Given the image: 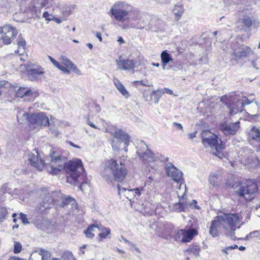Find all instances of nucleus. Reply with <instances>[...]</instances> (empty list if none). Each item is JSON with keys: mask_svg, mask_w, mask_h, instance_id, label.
<instances>
[{"mask_svg": "<svg viewBox=\"0 0 260 260\" xmlns=\"http://www.w3.org/2000/svg\"><path fill=\"white\" fill-rule=\"evenodd\" d=\"M49 157L50 161L45 168L49 174L57 175L64 170L67 182L72 184L79 182V179L83 177L84 169L80 159H75L66 162V157L55 151L51 152Z\"/></svg>", "mask_w": 260, "mask_h": 260, "instance_id": "f257e3e1", "label": "nucleus"}, {"mask_svg": "<svg viewBox=\"0 0 260 260\" xmlns=\"http://www.w3.org/2000/svg\"><path fill=\"white\" fill-rule=\"evenodd\" d=\"M239 214L223 213L217 216L211 222L209 234L213 237H217L221 232H224L233 240H235V225L241 221Z\"/></svg>", "mask_w": 260, "mask_h": 260, "instance_id": "f03ea898", "label": "nucleus"}, {"mask_svg": "<svg viewBox=\"0 0 260 260\" xmlns=\"http://www.w3.org/2000/svg\"><path fill=\"white\" fill-rule=\"evenodd\" d=\"M127 174L125 166L120 162L118 164L115 160L110 159L107 161L102 172L103 177L108 182L113 180L122 182Z\"/></svg>", "mask_w": 260, "mask_h": 260, "instance_id": "7ed1b4c3", "label": "nucleus"}, {"mask_svg": "<svg viewBox=\"0 0 260 260\" xmlns=\"http://www.w3.org/2000/svg\"><path fill=\"white\" fill-rule=\"evenodd\" d=\"M220 101L223 102L230 110V116H233L243 110L242 99L240 94H237L232 93L228 95H224L221 97Z\"/></svg>", "mask_w": 260, "mask_h": 260, "instance_id": "20e7f679", "label": "nucleus"}, {"mask_svg": "<svg viewBox=\"0 0 260 260\" xmlns=\"http://www.w3.org/2000/svg\"><path fill=\"white\" fill-rule=\"evenodd\" d=\"M133 9V6L125 2L120 1L115 3L112 6L110 12L116 20L124 21L129 18V14Z\"/></svg>", "mask_w": 260, "mask_h": 260, "instance_id": "39448f33", "label": "nucleus"}, {"mask_svg": "<svg viewBox=\"0 0 260 260\" xmlns=\"http://www.w3.org/2000/svg\"><path fill=\"white\" fill-rule=\"evenodd\" d=\"M234 186L233 185L235 191L246 200L252 199V196L257 191V184L254 180H246L244 183H239Z\"/></svg>", "mask_w": 260, "mask_h": 260, "instance_id": "423d86ee", "label": "nucleus"}, {"mask_svg": "<svg viewBox=\"0 0 260 260\" xmlns=\"http://www.w3.org/2000/svg\"><path fill=\"white\" fill-rule=\"evenodd\" d=\"M57 194L56 192H50L49 191L44 189L42 190L40 194L41 201L38 208L41 211H45L46 209L52 207L54 205V203L56 201L55 196Z\"/></svg>", "mask_w": 260, "mask_h": 260, "instance_id": "0eeeda50", "label": "nucleus"}, {"mask_svg": "<svg viewBox=\"0 0 260 260\" xmlns=\"http://www.w3.org/2000/svg\"><path fill=\"white\" fill-rule=\"evenodd\" d=\"M231 47L236 61L243 60L251 53V49L250 47L240 45L237 42H233Z\"/></svg>", "mask_w": 260, "mask_h": 260, "instance_id": "6e6552de", "label": "nucleus"}, {"mask_svg": "<svg viewBox=\"0 0 260 260\" xmlns=\"http://www.w3.org/2000/svg\"><path fill=\"white\" fill-rule=\"evenodd\" d=\"M0 34H3L2 39L5 44H10L18 34L17 29L9 25L0 27Z\"/></svg>", "mask_w": 260, "mask_h": 260, "instance_id": "1a4fd4ad", "label": "nucleus"}, {"mask_svg": "<svg viewBox=\"0 0 260 260\" xmlns=\"http://www.w3.org/2000/svg\"><path fill=\"white\" fill-rule=\"evenodd\" d=\"M106 132L109 133L120 142H123L125 146L124 151H127L126 147L129 145V137L127 133L121 129H117L114 128H107Z\"/></svg>", "mask_w": 260, "mask_h": 260, "instance_id": "9d476101", "label": "nucleus"}, {"mask_svg": "<svg viewBox=\"0 0 260 260\" xmlns=\"http://www.w3.org/2000/svg\"><path fill=\"white\" fill-rule=\"evenodd\" d=\"M239 121L236 122H223L220 124L219 128L225 135H234L238 130L240 126Z\"/></svg>", "mask_w": 260, "mask_h": 260, "instance_id": "9b49d317", "label": "nucleus"}, {"mask_svg": "<svg viewBox=\"0 0 260 260\" xmlns=\"http://www.w3.org/2000/svg\"><path fill=\"white\" fill-rule=\"evenodd\" d=\"M28 159L31 166L40 171L42 170L45 167L44 161L41 158H39V153L36 149L28 153Z\"/></svg>", "mask_w": 260, "mask_h": 260, "instance_id": "f8f14e48", "label": "nucleus"}, {"mask_svg": "<svg viewBox=\"0 0 260 260\" xmlns=\"http://www.w3.org/2000/svg\"><path fill=\"white\" fill-rule=\"evenodd\" d=\"M212 138L210 139L206 143V145L205 146H208L212 148L215 149L216 152H214V153L216 156L220 157L222 155V153H221L220 151L224 148V144H223V142L220 139H218L216 135H215V138Z\"/></svg>", "mask_w": 260, "mask_h": 260, "instance_id": "ddd939ff", "label": "nucleus"}, {"mask_svg": "<svg viewBox=\"0 0 260 260\" xmlns=\"http://www.w3.org/2000/svg\"><path fill=\"white\" fill-rule=\"evenodd\" d=\"M30 123L36 125L46 126L49 124V119L44 113L31 114L30 118Z\"/></svg>", "mask_w": 260, "mask_h": 260, "instance_id": "4468645a", "label": "nucleus"}, {"mask_svg": "<svg viewBox=\"0 0 260 260\" xmlns=\"http://www.w3.org/2000/svg\"><path fill=\"white\" fill-rule=\"evenodd\" d=\"M166 170L168 176L171 177L173 180L180 182L182 180V173L172 164L167 165Z\"/></svg>", "mask_w": 260, "mask_h": 260, "instance_id": "2eb2a0df", "label": "nucleus"}, {"mask_svg": "<svg viewBox=\"0 0 260 260\" xmlns=\"http://www.w3.org/2000/svg\"><path fill=\"white\" fill-rule=\"evenodd\" d=\"M51 254L48 251L40 249L34 251L29 257V260H49L50 258Z\"/></svg>", "mask_w": 260, "mask_h": 260, "instance_id": "dca6fc26", "label": "nucleus"}, {"mask_svg": "<svg viewBox=\"0 0 260 260\" xmlns=\"http://www.w3.org/2000/svg\"><path fill=\"white\" fill-rule=\"evenodd\" d=\"M122 57L119 56L118 59L116 60L117 67L119 69L123 70H130L135 68L134 62L132 60L128 59H122Z\"/></svg>", "mask_w": 260, "mask_h": 260, "instance_id": "f3484780", "label": "nucleus"}, {"mask_svg": "<svg viewBox=\"0 0 260 260\" xmlns=\"http://www.w3.org/2000/svg\"><path fill=\"white\" fill-rule=\"evenodd\" d=\"M133 19L138 21L135 25V27L138 29L144 28L149 23L146 15L144 14L138 13L136 18Z\"/></svg>", "mask_w": 260, "mask_h": 260, "instance_id": "a211bd4d", "label": "nucleus"}, {"mask_svg": "<svg viewBox=\"0 0 260 260\" xmlns=\"http://www.w3.org/2000/svg\"><path fill=\"white\" fill-rule=\"evenodd\" d=\"M161 65L164 70L166 69L167 64L169 62L173 63L171 55L167 52L166 50L162 52L160 55Z\"/></svg>", "mask_w": 260, "mask_h": 260, "instance_id": "6ab92c4d", "label": "nucleus"}, {"mask_svg": "<svg viewBox=\"0 0 260 260\" xmlns=\"http://www.w3.org/2000/svg\"><path fill=\"white\" fill-rule=\"evenodd\" d=\"M209 182L211 185L215 187H218L221 182V178L220 174L211 173L209 178Z\"/></svg>", "mask_w": 260, "mask_h": 260, "instance_id": "aec40b11", "label": "nucleus"}, {"mask_svg": "<svg viewBox=\"0 0 260 260\" xmlns=\"http://www.w3.org/2000/svg\"><path fill=\"white\" fill-rule=\"evenodd\" d=\"M28 74L31 80H34L38 75H42L44 73L43 69L41 67L36 68V66L33 65L32 67L27 70Z\"/></svg>", "mask_w": 260, "mask_h": 260, "instance_id": "412c9836", "label": "nucleus"}, {"mask_svg": "<svg viewBox=\"0 0 260 260\" xmlns=\"http://www.w3.org/2000/svg\"><path fill=\"white\" fill-rule=\"evenodd\" d=\"M113 82L117 90L121 93L122 95L127 98L129 96V94L125 89L124 85L120 82L117 78H114Z\"/></svg>", "mask_w": 260, "mask_h": 260, "instance_id": "4be33fe9", "label": "nucleus"}, {"mask_svg": "<svg viewBox=\"0 0 260 260\" xmlns=\"http://www.w3.org/2000/svg\"><path fill=\"white\" fill-rule=\"evenodd\" d=\"M117 188L118 190V194L119 196H121L122 194L128 199L129 201L133 199V196H135L134 193V190L131 189H127L125 188L121 187L119 184L117 185Z\"/></svg>", "mask_w": 260, "mask_h": 260, "instance_id": "5701e85b", "label": "nucleus"}, {"mask_svg": "<svg viewBox=\"0 0 260 260\" xmlns=\"http://www.w3.org/2000/svg\"><path fill=\"white\" fill-rule=\"evenodd\" d=\"M30 115L31 114L23 111H19L17 115V120L20 124L26 123L27 122L30 123Z\"/></svg>", "mask_w": 260, "mask_h": 260, "instance_id": "b1692460", "label": "nucleus"}, {"mask_svg": "<svg viewBox=\"0 0 260 260\" xmlns=\"http://www.w3.org/2000/svg\"><path fill=\"white\" fill-rule=\"evenodd\" d=\"M249 137L256 142H260V127H252L249 133Z\"/></svg>", "mask_w": 260, "mask_h": 260, "instance_id": "393cba45", "label": "nucleus"}, {"mask_svg": "<svg viewBox=\"0 0 260 260\" xmlns=\"http://www.w3.org/2000/svg\"><path fill=\"white\" fill-rule=\"evenodd\" d=\"M32 94V92L29 89L26 90L25 88L19 87L16 90V95L19 98H30Z\"/></svg>", "mask_w": 260, "mask_h": 260, "instance_id": "a878e982", "label": "nucleus"}, {"mask_svg": "<svg viewBox=\"0 0 260 260\" xmlns=\"http://www.w3.org/2000/svg\"><path fill=\"white\" fill-rule=\"evenodd\" d=\"M100 230V226L98 224H93L89 225L88 228L84 231V233L88 238H92L94 237V232H96L95 230Z\"/></svg>", "mask_w": 260, "mask_h": 260, "instance_id": "bb28decb", "label": "nucleus"}, {"mask_svg": "<svg viewBox=\"0 0 260 260\" xmlns=\"http://www.w3.org/2000/svg\"><path fill=\"white\" fill-rule=\"evenodd\" d=\"M197 234L196 231L194 230H185L184 236L182 238L181 241L182 242H188L192 239L193 236Z\"/></svg>", "mask_w": 260, "mask_h": 260, "instance_id": "cd10ccee", "label": "nucleus"}, {"mask_svg": "<svg viewBox=\"0 0 260 260\" xmlns=\"http://www.w3.org/2000/svg\"><path fill=\"white\" fill-rule=\"evenodd\" d=\"M140 158L142 159L144 161L152 162L155 160L154 154L150 150H148L145 153H143V155H141Z\"/></svg>", "mask_w": 260, "mask_h": 260, "instance_id": "c85d7f7f", "label": "nucleus"}, {"mask_svg": "<svg viewBox=\"0 0 260 260\" xmlns=\"http://www.w3.org/2000/svg\"><path fill=\"white\" fill-rule=\"evenodd\" d=\"M202 141L204 145H206V143L210 139L215 138V134L211 133L210 131L206 130L202 132L201 134Z\"/></svg>", "mask_w": 260, "mask_h": 260, "instance_id": "c756f323", "label": "nucleus"}, {"mask_svg": "<svg viewBox=\"0 0 260 260\" xmlns=\"http://www.w3.org/2000/svg\"><path fill=\"white\" fill-rule=\"evenodd\" d=\"M162 94V90L157 89L153 90L150 94L151 100L153 101L154 103L157 104Z\"/></svg>", "mask_w": 260, "mask_h": 260, "instance_id": "7c9ffc66", "label": "nucleus"}, {"mask_svg": "<svg viewBox=\"0 0 260 260\" xmlns=\"http://www.w3.org/2000/svg\"><path fill=\"white\" fill-rule=\"evenodd\" d=\"M184 9L181 5H176L173 9V13L175 16V20H179L182 14H183Z\"/></svg>", "mask_w": 260, "mask_h": 260, "instance_id": "2f4dec72", "label": "nucleus"}, {"mask_svg": "<svg viewBox=\"0 0 260 260\" xmlns=\"http://www.w3.org/2000/svg\"><path fill=\"white\" fill-rule=\"evenodd\" d=\"M148 150L149 149L148 148L147 145L143 141H141L138 145L137 153L140 156L141 155H143V153L147 152Z\"/></svg>", "mask_w": 260, "mask_h": 260, "instance_id": "473e14b6", "label": "nucleus"}, {"mask_svg": "<svg viewBox=\"0 0 260 260\" xmlns=\"http://www.w3.org/2000/svg\"><path fill=\"white\" fill-rule=\"evenodd\" d=\"M200 247L197 245H192L186 249V252L192 254L196 257L199 255Z\"/></svg>", "mask_w": 260, "mask_h": 260, "instance_id": "72a5a7b5", "label": "nucleus"}, {"mask_svg": "<svg viewBox=\"0 0 260 260\" xmlns=\"http://www.w3.org/2000/svg\"><path fill=\"white\" fill-rule=\"evenodd\" d=\"M61 59L67 67L72 69L74 71H78L76 66L71 61L70 59L68 58L66 56H61Z\"/></svg>", "mask_w": 260, "mask_h": 260, "instance_id": "f704fd0d", "label": "nucleus"}, {"mask_svg": "<svg viewBox=\"0 0 260 260\" xmlns=\"http://www.w3.org/2000/svg\"><path fill=\"white\" fill-rule=\"evenodd\" d=\"M187 207V205L186 203L179 202L174 205L173 209L177 212H184Z\"/></svg>", "mask_w": 260, "mask_h": 260, "instance_id": "c9c22d12", "label": "nucleus"}, {"mask_svg": "<svg viewBox=\"0 0 260 260\" xmlns=\"http://www.w3.org/2000/svg\"><path fill=\"white\" fill-rule=\"evenodd\" d=\"M25 44L26 42L24 39H23L22 38L18 37V42H17V45L18 46V48L16 51H15L16 53L19 54V55H21L22 54V52H20V49L22 48V50L21 52H24L25 48Z\"/></svg>", "mask_w": 260, "mask_h": 260, "instance_id": "e433bc0d", "label": "nucleus"}, {"mask_svg": "<svg viewBox=\"0 0 260 260\" xmlns=\"http://www.w3.org/2000/svg\"><path fill=\"white\" fill-rule=\"evenodd\" d=\"M241 22L246 28L251 27L253 23L252 18L249 17H244Z\"/></svg>", "mask_w": 260, "mask_h": 260, "instance_id": "4c0bfd02", "label": "nucleus"}, {"mask_svg": "<svg viewBox=\"0 0 260 260\" xmlns=\"http://www.w3.org/2000/svg\"><path fill=\"white\" fill-rule=\"evenodd\" d=\"M99 226H100V230H98L102 231V232L99 234V236L102 238H105L110 233V230L109 228L103 227L101 224L99 225Z\"/></svg>", "mask_w": 260, "mask_h": 260, "instance_id": "58836bf2", "label": "nucleus"}, {"mask_svg": "<svg viewBox=\"0 0 260 260\" xmlns=\"http://www.w3.org/2000/svg\"><path fill=\"white\" fill-rule=\"evenodd\" d=\"M76 6L75 5H70L63 7L62 11L64 15H69L73 12Z\"/></svg>", "mask_w": 260, "mask_h": 260, "instance_id": "ea45409f", "label": "nucleus"}, {"mask_svg": "<svg viewBox=\"0 0 260 260\" xmlns=\"http://www.w3.org/2000/svg\"><path fill=\"white\" fill-rule=\"evenodd\" d=\"M74 202L75 200L71 197L63 198L61 203V206L64 207V206L69 204H71L72 205L74 204Z\"/></svg>", "mask_w": 260, "mask_h": 260, "instance_id": "a19ab883", "label": "nucleus"}, {"mask_svg": "<svg viewBox=\"0 0 260 260\" xmlns=\"http://www.w3.org/2000/svg\"><path fill=\"white\" fill-rule=\"evenodd\" d=\"M7 214V210L5 207L0 208V224L6 218Z\"/></svg>", "mask_w": 260, "mask_h": 260, "instance_id": "79ce46f5", "label": "nucleus"}, {"mask_svg": "<svg viewBox=\"0 0 260 260\" xmlns=\"http://www.w3.org/2000/svg\"><path fill=\"white\" fill-rule=\"evenodd\" d=\"M240 96L241 99H242V107L243 108L246 106L251 104L255 101L254 99H253L252 101L249 100L246 97L244 96L242 94H240Z\"/></svg>", "mask_w": 260, "mask_h": 260, "instance_id": "37998d69", "label": "nucleus"}, {"mask_svg": "<svg viewBox=\"0 0 260 260\" xmlns=\"http://www.w3.org/2000/svg\"><path fill=\"white\" fill-rule=\"evenodd\" d=\"M22 249V245L20 243L18 242H14V252L15 253H19Z\"/></svg>", "mask_w": 260, "mask_h": 260, "instance_id": "c03bdc74", "label": "nucleus"}, {"mask_svg": "<svg viewBox=\"0 0 260 260\" xmlns=\"http://www.w3.org/2000/svg\"><path fill=\"white\" fill-rule=\"evenodd\" d=\"M185 231L184 230H179L178 231L176 236V240L177 241H181V238H183Z\"/></svg>", "mask_w": 260, "mask_h": 260, "instance_id": "a18cd8bd", "label": "nucleus"}, {"mask_svg": "<svg viewBox=\"0 0 260 260\" xmlns=\"http://www.w3.org/2000/svg\"><path fill=\"white\" fill-rule=\"evenodd\" d=\"M258 103L255 101V104L252 105L250 107H249V110L250 112L252 113H254L258 111Z\"/></svg>", "mask_w": 260, "mask_h": 260, "instance_id": "49530a36", "label": "nucleus"}, {"mask_svg": "<svg viewBox=\"0 0 260 260\" xmlns=\"http://www.w3.org/2000/svg\"><path fill=\"white\" fill-rule=\"evenodd\" d=\"M138 84L141 85L145 86H150V85L149 84L148 81H144V80H140V81H135L134 82V85L135 86H137Z\"/></svg>", "mask_w": 260, "mask_h": 260, "instance_id": "de8ad7c7", "label": "nucleus"}, {"mask_svg": "<svg viewBox=\"0 0 260 260\" xmlns=\"http://www.w3.org/2000/svg\"><path fill=\"white\" fill-rule=\"evenodd\" d=\"M9 82L7 81L2 80L0 81V95H2L3 89L7 85H8Z\"/></svg>", "mask_w": 260, "mask_h": 260, "instance_id": "09e8293b", "label": "nucleus"}, {"mask_svg": "<svg viewBox=\"0 0 260 260\" xmlns=\"http://www.w3.org/2000/svg\"><path fill=\"white\" fill-rule=\"evenodd\" d=\"M20 219L23 224H26L28 223V221L25 214L21 213L20 214Z\"/></svg>", "mask_w": 260, "mask_h": 260, "instance_id": "8fccbe9b", "label": "nucleus"}, {"mask_svg": "<svg viewBox=\"0 0 260 260\" xmlns=\"http://www.w3.org/2000/svg\"><path fill=\"white\" fill-rule=\"evenodd\" d=\"M43 16L45 18L46 20L47 21H51L53 20V18H54L53 16L50 15L48 12L46 11L43 13Z\"/></svg>", "mask_w": 260, "mask_h": 260, "instance_id": "3c124183", "label": "nucleus"}, {"mask_svg": "<svg viewBox=\"0 0 260 260\" xmlns=\"http://www.w3.org/2000/svg\"><path fill=\"white\" fill-rule=\"evenodd\" d=\"M248 236L260 238V230L250 232Z\"/></svg>", "mask_w": 260, "mask_h": 260, "instance_id": "603ef678", "label": "nucleus"}, {"mask_svg": "<svg viewBox=\"0 0 260 260\" xmlns=\"http://www.w3.org/2000/svg\"><path fill=\"white\" fill-rule=\"evenodd\" d=\"M48 58L49 60L51 61V62L54 64V66H55L56 68H59V67H60V63L53 57H52L50 56H48Z\"/></svg>", "mask_w": 260, "mask_h": 260, "instance_id": "864d4df0", "label": "nucleus"}, {"mask_svg": "<svg viewBox=\"0 0 260 260\" xmlns=\"http://www.w3.org/2000/svg\"><path fill=\"white\" fill-rule=\"evenodd\" d=\"M132 189L134 190V193H135L134 195H138V196H140L141 194V190H142L143 188V187H141Z\"/></svg>", "mask_w": 260, "mask_h": 260, "instance_id": "5fc2aeb1", "label": "nucleus"}, {"mask_svg": "<svg viewBox=\"0 0 260 260\" xmlns=\"http://www.w3.org/2000/svg\"><path fill=\"white\" fill-rule=\"evenodd\" d=\"M173 125L174 126L176 127L177 129H180V130L183 129L182 125L179 123H177L176 122H174L173 123Z\"/></svg>", "mask_w": 260, "mask_h": 260, "instance_id": "6e6d98bb", "label": "nucleus"}, {"mask_svg": "<svg viewBox=\"0 0 260 260\" xmlns=\"http://www.w3.org/2000/svg\"><path fill=\"white\" fill-rule=\"evenodd\" d=\"M161 90H162L163 94L164 93H168V94H173V91L170 89H169V88H165L164 89H161Z\"/></svg>", "mask_w": 260, "mask_h": 260, "instance_id": "4d7b16f0", "label": "nucleus"}, {"mask_svg": "<svg viewBox=\"0 0 260 260\" xmlns=\"http://www.w3.org/2000/svg\"><path fill=\"white\" fill-rule=\"evenodd\" d=\"M87 123L94 128L100 129V128H98L94 124L89 121V118H87Z\"/></svg>", "mask_w": 260, "mask_h": 260, "instance_id": "13d9d810", "label": "nucleus"}, {"mask_svg": "<svg viewBox=\"0 0 260 260\" xmlns=\"http://www.w3.org/2000/svg\"><path fill=\"white\" fill-rule=\"evenodd\" d=\"M41 8H43L48 3V0H39Z\"/></svg>", "mask_w": 260, "mask_h": 260, "instance_id": "bf43d9fd", "label": "nucleus"}, {"mask_svg": "<svg viewBox=\"0 0 260 260\" xmlns=\"http://www.w3.org/2000/svg\"><path fill=\"white\" fill-rule=\"evenodd\" d=\"M57 68L65 73H69V71L68 70H67L63 65H62L61 64H60V67H59V68Z\"/></svg>", "mask_w": 260, "mask_h": 260, "instance_id": "052dcab7", "label": "nucleus"}, {"mask_svg": "<svg viewBox=\"0 0 260 260\" xmlns=\"http://www.w3.org/2000/svg\"><path fill=\"white\" fill-rule=\"evenodd\" d=\"M152 181H153V178H152V177H151V176H149V177L147 178V180H146V184H148V185H150V184H151V183L152 182Z\"/></svg>", "mask_w": 260, "mask_h": 260, "instance_id": "680f3d73", "label": "nucleus"}, {"mask_svg": "<svg viewBox=\"0 0 260 260\" xmlns=\"http://www.w3.org/2000/svg\"><path fill=\"white\" fill-rule=\"evenodd\" d=\"M69 144L71 145L72 146H73V147H75V148H78V149H80L81 147L78 146V145H77L76 144H75L74 143H73L71 141H69Z\"/></svg>", "mask_w": 260, "mask_h": 260, "instance_id": "e2e57ef3", "label": "nucleus"}, {"mask_svg": "<svg viewBox=\"0 0 260 260\" xmlns=\"http://www.w3.org/2000/svg\"><path fill=\"white\" fill-rule=\"evenodd\" d=\"M95 36L99 39V40L100 42L102 41V38L101 36V34L100 32H96Z\"/></svg>", "mask_w": 260, "mask_h": 260, "instance_id": "0e129e2a", "label": "nucleus"}, {"mask_svg": "<svg viewBox=\"0 0 260 260\" xmlns=\"http://www.w3.org/2000/svg\"><path fill=\"white\" fill-rule=\"evenodd\" d=\"M196 133H197V132H196L195 133L189 134H188L189 138L190 139H192L193 138L196 137Z\"/></svg>", "mask_w": 260, "mask_h": 260, "instance_id": "69168bd1", "label": "nucleus"}, {"mask_svg": "<svg viewBox=\"0 0 260 260\" xmlns=\"http://www.w3.org/2000/svg\"><path fill=\"white\" fill-rule=\"evenodd\" d=\"M251 66H252L253 68L256 69H258V68L256 67V63L255 60H253L251 61Z\"/></svg>", "mask_w": 260, "mask_h": 260, "instance_id": "338daca9", "label": "nucleus"}, {"mask_svg": "<svg viewBox=\"0 0 260 260\" xmlns=\"http://www.w3.org/2000/svg\"><path fill=\"white\" fill-rule=\"evenodd\" d=\"M9 260H25V259H23V258H21L18 257L14 256V257H11L9 259Z\"/></svg>", "mask_w": 260, "mask_h": 260, "instance_id": "774afa93", "label": "nucleus"}]
</instances>
